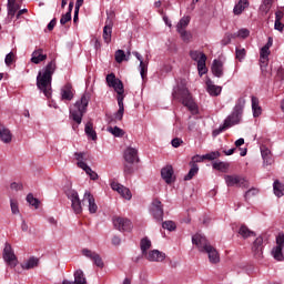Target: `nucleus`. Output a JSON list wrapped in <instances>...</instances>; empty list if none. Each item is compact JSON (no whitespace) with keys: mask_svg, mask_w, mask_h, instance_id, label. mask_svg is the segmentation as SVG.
I'll return each mask as SVG.
<instances>
[{"mask_svg":"<svg viewBox=\"0 0 284 284\" xmlns=\"http://www.w3.org/2000/svg\"><path fill=\"white\" fill-rule=\"evenodd\" d=\"M191 169L189 173L184 176V181H192L196 174H199V164H190Z\"/></svg>","mask_w":284,"mask_h":284,"instance_id":"nucleus-39","label":"nucleus"},{"mask_svg":"<svg viewBox=\"0 0 284 284\" xmlns=\"http://www.w3.org/2000/svg\"><path fill=\"white\" fill-rule=\"evenodd\" d=\"M114 24L112 23V20H106L105 21V26L103 28V40H104V43H110V41H112V27Z\"/></svg>","mask_w":284,"mask_h":284,"instance_id":"nucleus-23","label":"nucleus"},{"mask_svg":"<svg viewBox=\"0 0 284 284\" xmlns=\"http://www.w3.org/2000/svg\"><path fill=\"white\" fill-rule=\"evenodd\" d=\"M74 99V89H72V84L67 83L61 89V100L62 101H72Z\"/></svg>","mask_w":284,"mask_h":284,"instance_id":"nucleus-21","label":"nucleus"},{"mask_svg":"<svg viewBox=\"0 0 284 284\" xmlns=\"http://www.w3.org/2000/svg\"><path fill=\"white\" fill-rule=\"evenodd\" d=\"M90 103V93L82 94L81 99L78 100L73 106L70 109V115L71 119L78 123V125H81V122L83 121V114L88 112V105Z\"/></svg>","mask_w":284,"mask_h":284,"instance_id":"nucleus-3","label":"nucleus"},{"mask_svg":"<svg viewBox=\"0 0 284 284\" xmlns=\"http://www.w3.org/2000/svg\"><path fill=\"white\" fill-rule=\"evenodd\" d=\"M276 247H284V233L280 232L276 236Z\"/></svg>","mask_w":284,"mask_h":284,"instance_id":"nucleus-57","label":"nucleus"},{"mask_svg":"<svg viewBox=\"0 0 284 284\" xmlns=\"http://www.w3.org/2000/svg\"><path fill=\"white\" fill-rule=\"evenodd\" d=\"M140 247L143 256H145V254H148V251L152 247V241H150V239L148 237H143L140 242Z\"/></svg>","mask_w":284,"mask_h":284,"instance_id":"nucleus-35","label":"nucleus"},{"mask_svg":"<svg viewBox=\"0 0 284 284\" xmlns=\"http://www.w3.org/2000/svg\"><path fill=\"white\" fill-rule=\"evenodd\" d=\"M123 159L128 163H139V150L136 148L128 146L123 151Z\"/></svg>","mask_w":284,"mask_h":284,"instance_id":"nucleus-13","label":"nucleus"},{"mask_svg":"<svg viewBox=\"0 0 284 284\" xmlns=\"http://www.w3.org/2000/svg\"><path fill=\"white\" fill-rule=\"evenodd\" d=\"M187 26H190V17H183L179 23L176 24V31L178 32H183L185 31V28H187Z\"/></svg>","mask_w":284,"mask_h":284,"instance_id":"nucleus-38","label":"nucleus"},{"mask_svg":"<svg viewBox=\"0 0 284 284\" xmlns=\"http://www.w3.org/2000/svg\"><path fill=\"white\" fill-rule=\"evenodd\" d=\"M12 214H19V203L16 200H10Z\"/></svg>","mask_w":284,"mask_h":284,"instance_id":"nucleus-60","label":"nucleus"},{"mask_svg":"<svg viewBox=\"0 0 284 284\" xmlns=\"http://www.w3.org/2000/svg\"><path fill=\"white\" fill-rule=\"evenodd\" d=\"M106 83L109 88H113L116 94H123L125 90L123 89V82L120 79H116L114 73H109L106 75Z\"/></svg>","mask_w":284,"mask_h":284,"instance_id":"nucleus-11","label":"nucleus"},{"mask_svg":"<svg viewBox=\"0 0 284 284\" xmlns=\"http://www.w3.org/2000/svg\"><path fill=\"white\" fill-rule=\"evenodd\" d=\"M243 108H245V99L240 98L234 106L232 114L225 119L223 130H227V128H232V125L241 123V118L243 116Z\"/></svg>","mask_w":284,"mask_h":284,"instance_id":"nucleus-4","label":"nucleus"},{"mask_svg":"<svg viewBox=\"0 0 284 284\" xmlns=\"http://www.w3.org/2000/svg\"><path fill=\"white\" fill-rule=\"evenodd\" d=\"M178 32L181 36V39L184 41V43H190V41H192V33L191 32H187L186 30L178 31Z\"/></svg>","mask_w":284,"mask_h":284,"instance_id":"nucleus-50","label":"nucleus"},{"mask_svg":"<svg viewBox=\"0 0 284 284\" xmlns=\"http://www.w3.org/2000/svg\"><path fill=\"white\" fill-rule=\"evenodd\" d=\"M225 183L227 187H242L247 190L250 187V182L245 180V178H241L240 175H225L224 176Z\"/></svg>","mask_w":284,"mask_h":284,"instance_id":"nucleus-5","label":"nucleus"},{"mask_svg":"<svg viewBox=\"0 0 284 284\" xmlns=\"http://www.w3.org/2000/svg\"><path fill=\"white\" fill-rule=\"evenodd\" d=\"M27 202L30 203L32 205V207H34L36 210H39V204L41 202L39 201V199L34 197V195L32 193H29L27 195Z\"/></svg>","mask_w":284,"mask_h":284,"instance_id":"nucleus-47","label":"nucleus"},{"mask_svg":"<svg viewBox=\"0 0 284 284\" xmlns=\"http://www.w3.org/2000/svg\"><path fill=\"white\" fill-rule=\"evenodd\" d=\"M113 225L115 230H119V232H132V221L128 217H120L114 216L113 217Z\"/></svg>","mask_w":284,"mask_h":284,"instance_id":"nucleus-7","label":"nucleus"},{"mask_svg":"<svg viewBox=\"0 0 284 284\" xmlns=\"http://www.w3.org/2000/svg\"><path fill=\"white\" fill-rule=\"evenodd\" d=\"M220 156H221V152L212 151V152L204 154V160L205 161H216V159H220Z\"/></svg>","mask_w":284,"mask_h":284,"instance_id":"nucleus-48","label":"nucleus"},{"mask_svg":"<svg viewBox=\"0 0 284 284\" xmlns=\"http://www.w3.org/2000/svg\"><path fill=\"white\" fill-rule=\"evenodd\" d=\"M13 61H14V53H12V52L8 53L4 59L6 65H8V67L12 65Z\"/></svg>","mask_w":284,"mask_h":284,"instance_id":"nucleus-61","label":"nucleus"},{"mask_svg":"<svg viewBox=\"0 0 284 284\" xmlns=\"http://www.w3.org/2000/svg\"><path fill=\"white\" fill-rule=\"evenodd\" d=\"M111 189L114 190L118 194L121 195L122 199H125L126 201H130L132 199V192L130 189L123 186L119 182H112Z\"/></svg>","mask_w":284,"mask_h":284,"instance_id":"nucleus-14","label":"nucleus"},{"mask_svg":"<svg viewBox=\"0 0 284 284\" xmlns=\"http://www.w3.org/2000/svg\"><path fill=\"white\" fill-rule=\"evenodd\" d=\"M2 258L8 265H10V267H17V255L14 254V250H12V245H10V243L4 244Z\"/></svg>","mask_w":284,"mask_h":284,"instance_id":"nucleus-8","label":"nucleus"},{"mask_svg":"<svg viewBox=\"0 0 284 284\" xmlns=\"http://www.w3.org/2000/svg\"><path fill=\"white\" fill-rule=\"evenodd\" d=\"M202 54H205V53H203V52H201V51H196V50H191L190 51V57H191V59L193 60V61H200L201 60V55Z\"/></svg>","mask_w":284,"mask_h":284,"instance_id":"nucleus-54","label":"nucleus"},{"mask_svg":"<svg viewBox=\"0 0 284 284\" xmlns=\"http://www.w3.org/2000/svg\"><path fill=\"white\" fill-rule=\"evenodd\" d=\"M205 161V154L204 155H194L192 158V161L190 162V165H196V163H203Z\"/></svg>","mask_w":284,"mask_h":284,"instance_id":"nucleus-56","label":"nucleus"},{"mask_svg":"<svg viewBox=\"0 0 284 284\" xmlns=\"http://www.w3.org/2000/svg\"><path fill=\"white\" fill-rule=\"evenodd\" d=\"M115 61L116 63H123V61H125V51L118 50L115 52Z\"/></svg>","mask_w":284,"mask_h":284,"instance_id":"nucleus-53","label":"nucleus"},{"mask_svg":"<svg viewBox=\"0 0 284 284\" xmlns=\"http://www.w3.org/2000/svg\"><path fill=\"white\" fill-rule=\"evenodd\" d=\"M221 87L214 85V84H207V92L211 94V97H219L221 94Z\"/></svg>","mask_w":284,"mask_h":284,"instance_id":"nucleus-46","label":"nucleus"},{"mask_svg":"<svg viewBox=\"0 0 284 284\" xmlns=\"http://www.w3.org/2000/svg\"><path fill=\"white\" fill-rule=\"evenodd\" d=\"M211 70L214 77L221 79L223 77V62L221 60H214Z\"/></svg>","mask_w":284,"mask_h":284,"instance_id":"nucleus-25","label":"nucleus"},{"mask_svg":"<svg viewBox=\"0 0 284 284\" xmlns=\"http://www.w3.org/2000/svg\"><path fill=\"white\" fill-rule=\"evenodd\" d=\"M10 189L14 190L16 192H19V191L23 190V184L13 182L10 184Z\"/></svg>","mask_w":284,"mask_h":284,"instance_id":"nucleus-63","label":"nucleus"},{"mask_svg":"<svg viewBox=\"0 0 284 284\" xmlns=\"http://www.w3.org/2000/svg\"><path fill=\"white\" fill-rule=\"evenodd\" d=\"M263 236H257L252 245V252L255 256V258H261L263 256Z\"/></svg>","mask_w":284,"mask_h":284,"instance_id":"nucleus-19","label":"nucleus"},{"mask_svg":"<svg viewBox=\"0 0 284 284\" xmlns=\"http://www.w3.org/2000/svg\"><path fill=\"white\" fill-rule=\"evenodd\" d=\"M270 54H271L270 49L265 47H263L260 51V65L264 77H267V74L265 73V69L270 63Z\"/></svg>","mask_w":284,"mask_h":284,"instance_id":"nucleus-15","label":"nucleus"},{"mask_svg":"<svg viewBox=\"0 0 284 284\" xmlns=\"http://www.w3.org/2000/svg\"><path fill=\"white\" fill-rule=\"evenodd\" d=\"M235 149L236 152H240L241 156H246L247 155V148H241L243 145V143H235Z\"/></svg>","mask_w":284,"mask_h":284,"instance_id":"nucleus-58","label":"nucleus"},{"mask_svg":"<svg viewBox=\"0 0 284 284\" xmlns=\"http://www.w3.org/2000/svg\"><path fill=\"white\" fill-rule=\"evenodd\" d=\"M68 199L71 200V207L74 214H81L83 207L81 206V199H79V193L74 190L67 191Z\"/></svg>","mask_w":284,"mask_h":284,"instance_id":"nucleus-9","label":"nucleus"},{"mask_svg":"<svg viewBox=\"0 0 284 284\" xmlns=\"http://www.w3.org/2000/svg\"><path fill=\"white\" fill-rule=\"evenodd\" d=\"M82 254L87 258H90V261H92L93 265H95L97 267L103 268L105 266V264L103 263V258L99 253L88 248H83Z\"/></svg>","mask_w":284,"mask_h":284,"instance_id":"nucleus-12","label":"nucleus"},{"mask_svg":"<svg viewBox=\"0 0 284 284\" xmlns=\"http://www.w3.org/2000/svg\"><path fill=\"white\" fill-rule=\"evenodd\" d=\"M213 170H217V172H227L230 170V164L226 162H213Z\"/></svg>","mask_w":284,"mask_h":284,"instance_id":"nucleus-42","label":"nucleus"},{"mask_svg":"<svg viewBox=\"0 0 284 284\" xmlns=\"http://www.w3.org/2000/svg\"><path fill=\"white\" fill-rule=\"evenodd\" d=\"M192 243L197 247L199 252L202 253L212 246V244H210L207 241V237H205V235H201L200 233L192 236Z\"/></svg>","mask_w":284,"mask_h":284,"instance_id":"nucleus-10","label":"nucleus"},{"mask_svg":"<svg viewBox=\"0 0 284 284\" xmlns=\"http://www.w3.org/2000/svg\"><path fill=\"white\" fill-rule=\"evenodd\" d=\"M273 192L278 199H281V196H284V184L276 180L273 183Z\"/></svg>","mask_w":284,"mask_h":284,"instance_id":"nucleus-32","label":"nucleus"},{"mask_svg":"<svg viewBox=\"0 0 284 284\" xmlns=\"http://www.w3.org/2000/svg\"><path fill=\"white\" fill-rule=\"evenodd\" d=\"M274 3V0H263V3L260 6V12L263 17L272 10V6Z\"/></svg>","mask_w":284,"mask_h":284,"instance_id":"nucleus-34","label":"nucleus"},{"mask_svg":"<svg viewBox=\"0 0 284 284\" xmlns=\"http://www.w3.org/2000/svg\"><path fill=\"white\" fill-rule=\"evenodd\" d=\"M109 132H111L113 136H123V134H125V132H123V130L119 126H114V128L110 126Z\"/></svg>","mask_w":284,"mask_h":284,"instance_id":"nucleus-51","label":"nucleus"},{"mask_svg":"<svg viewBox=\"0 0 284 284\" xmlns=\"http://www.w3.org/2000/svg\"><path fill=\"white\" fill-rule=\"evenodd\" d=\"M247 54V51L245 50V48L243 47H236L235 49V59H237V61H243V59H245Z\"/></svg>","mask_w":284,"mask_h":284,"instance_id":"nucleus-45","label":"nucleus"},{"mask_svg":"<svg viewBox=\"0 0 284 284\" xmlns=\"http://www.w3.org/2000/svg\"><path fill=\"white\" fill-rule=\"evenodd\" d=\"M74 156H75V160L78 161L77 163L78 168H81V163H85L83 162L85 159V152H75Z\"/></svg>","mask_w":284,"mask_h":284,"instance_id":"nucleus-52","label":"nucleus"},{"mask_svg":"<svg viewBox=\"0 0 284 284\" xmlns=\"http://www.w3.org/2000/svg\"><path fill=\"white\" fill-rule=\"evenodd\" d=\"M161 176L168 185H172V183H174V181L176 180L174 178V168H172V165H166L162 168Z\"/></svg>","mask_w":284,"mask_h":284,"instance_id":"nucleus-16","label":"nucleus"},{"mask_svg":"<svg viewBox=\"0 0 284 284\" xmlns=\"http://www.w3.org/2000/svg\"><path fill=\"white\" fill-rule=\"evenodd\" d=\"M150 213L158 223H163V203L159 199L152 201Z\"/></svg>","mask_w":284,"mask_h":284,"instance_id":"nucleus-6","label":"nucleus"},{"mask_svg":"<svg viewBox=\"0 0 284 284\" xmlns=\"http://www.w3.org/2000/svg\"><path fill=\"white\" fill-rule=\"evenodd\" d=\"M75 284H88V280H85V274L81 270L74 272V281Z\"/></svg>","mask_w":284,"mask_h":284,"instance_id":"nucleus-40","label":"nucleus"},{"mask_svg":"<svg viewBox=\"0 0 284 284\" xmlns=\"http://www.w3.org/2000/svg\"><path fill=\"white\" fill-rule=\"evenodd\" d=\"M134 163H139V162L124 161V163H123L124 176H131V174H134Z\"/></svg>","mask_w":284,"mask_h":284,"instance_id":"nucleus-37","label":"nucleus"},{"mask_svg":"<svg viewBox=\"0 0 284 284\" xmlns=\"http://www.w3.org/2000/svg\"><path fill=\"white\" fill-rule=\"evenodd\" d=\"M207 61V55L202 54L200 60L197 61V70H199V74H201V77H203V74L207 73V67L205 65V62Z\"/></svg>","mask_w":284,"mask_h":284,"instance_id":"nucleus-28","label":"nucleus"},{"mask_svg":"<svg viewBox=\"0 0 284 284\" xmlns=\"http://www.w3.org/2000/svg\"><path fill=\"white\" fill-rule=\"evenodd\" d=\"M54 70H57V62L53 60L42 71H39L37 77V88L40 92H43L47 99L52 97V74H54Z\"/></svg>","mask_w":284,"mask_h":284,"instance_id":"nucleus-1","label":"nucleus"},{"mask_svg":"<svg viewBox=\"0 0 284 284\" xmlns=\"http://www.w3.org/2000/svg\"><path fill=\"white\" fill-rule=\"evenodd\" d=\"M39 265V258L30 257L24 264H22V270H33Z\"/></svg>","mask_w":284,"mask_h":284,"instance_id":"nucleus-41","label":"nucleus"},{"mask_svg":"<svg viewBox=\"0 0 284 284\" xmlns=\"http://www.w3.org/2000/svg\"><path fill=\"white\" fill-rule=\"evenodd\" d=\"M204 254H207L210 263L214 265L221 262V256H219V251L214 246H210L205 250Z\"/></svg>","mask_w":284,"mask_h":284,"instance_id":"nucleus-22","label":"nucleus"},{"mask_svg":"<svg viewBox=\"0 0 284 284\" xmlns=\"http://www.w3.org/2000/svg\"><path fill=\"white\" fill-rule=\"evenodd\" d=\"M252 110H253V116L256 119L261 116L262 109L261 105L258 104V98L252 97Z\"/></svg>","mask_w":284,"mask_h":284,"instance_id":"nucleus-33","label":"nucleus"},{"mask_svg":"<svg viewBox=\"0 0 284 284\" xmlns=\"http://www.w3.org/2000/svg\"><path fill=\"white\" fill-rule=\"evenodd\" d=\"M272 255H273V258H275V261H283V258H284L283 247H281V246L273 247Z\"/></svg>","mask_w":284,"mask_h":284,"instance_id":"nucleus-43","label":"nucleus"},{"mask_svg":"<svg viewBox=\"0 0 284 284\" xmlns=\"http://www.w3.org/2000/svg\"><path fill=\"white\" fill-rule=\"evenodd\" d=\"M45 59H48V54H43V49H38L32 53L31 63L39 65V63H41V61H45Z\"/></svg>","mask_w":284,"mask_h":284,"instance_id":"nucleus-24","label":"nucleus"},{"mask_svg":"<svg viewBox=\"0 0 284 284\" xmlns=\"http://www.w3.org/2000/svg\"><path fill=\"white\" fill-rule=\"evenodd\" d=\"M234 37H241V39H247V37H250V30L241 29L237 33H234Z\"/></svg>","mask_w":284,"mask_h":284,"instance_id":"nucleus-59","label":"nucleus"},{"mask_svg":"<svg viewBox=\"0 0 284 284\" xmlns=\"http://www.w3.org/2000/svg\"><path fill=\"white\" fill-rule=\"evenodd\" d=\"M69 21H72V13H70V11H68L65 14H62L60 23L61 26H65V23H69Z\"/></svg>","mask_w":284,"mask_h":284,"instance_id":"nucleus-55","label":"nucleus"},{"mask_svg":"<svg viewBox=\"0 0 284 284\" xmlns=\"http://www.w3.org/2000/svg\"><path fill=\"white\" fill-rule=\"evenodd\" d=\"M19 3H17V0H8V16L14 17V14H17V12H19Z\"/></svg>","mask_w":284,"mask_h":284,"instance_id":"nucleus-29","label":"nucleus"},{"mask_svg":"<svg viewBox=\"0 0 284 284\" xmlns=\"http://www.w3.org/2000/svg\"><path fill=\"white\" fill-rule=\"evenodd\" d=\"M80 169L83 170L88 176H90L91 181L99 180V174L94 172L92 168L88 165V163H80Z\"/></svg>","mask_w":284,"mask_h":284,"instance_id":"nucleus-26","label":"nucleus"},{"mask_svg":"<svg viewBox=\"0 0 284 284\" xmlns=\"http://www.w3.org/2000/svg\"><path fill=\"white\" fill-rule=\"evenodd\" d=\"M260 150L263 159V165H272V163H274V158H272V151L267 148V144H262Z\"/></svg>","mask_w":284,"mask_h":284,"instance_id":"nucleus-18","label":"nucleus"},{"mask_svg":"<svg viewBox=\"0 0 284 284\" xmlns=\"http://www.w3.org/2000/svg\"><path fill=\"white\" fill-rule=\"evenodd\" d=\"M256 194H258V191L256 189H251L245 192L244 199H245V201H247L250 199V196H256Z\"/></svg>","mask_w":284,"mask_h":284,"instance_id":"nucleus-62","label":"nucleus"},{"mask_svg":"<svg viewBox=\"0 0 284 284\" xmlns=\"http://www.w3.org/2000/svg\"><path fill=\"white\" fill-rule=\"evenodd\" d=\"M250 7V1H247V0H240L236 4H235V7H234V9H233V12H234V14H243V11L246 9V8H248Z\"/></svg>","mask_w":284,"mask_h":284,"instance_id":"nucleus-27","label":"nucleus"},{"mask_svg":"<svg viewBox=\"0 0 284 284\" xmlns=\"http://www.w3.org/2000/svg\"><path fill=\"white\" fill-rule=\"evenodd\" d=\"M162 227L169 232H174L176 230V223H174V221H165L162 222Z\"/></svg>","mask_w":284,"mask_h":284,"instance_id":"nucleus-49","label":"nucleus"},{"mask_svg":"<svg viewBox=\"0 0 284 284\" xmlns=\"http://www.w3.org/2000/svg\"><path fill=\"white\" fill-rule=\"evenodd\" d=\"M0 139L3 143H10L12 141V133L4 126H0Z\"/></svg>","mask_w":284,"mask_h":284,"instance_id":"nucleus-31","label":"nucleus"},{"mask_svg":"<svg viewBox=\"0 0 284 284\" xmlns=\"http://www.w3.org/2000/svg\"><path fill=\"white\" fill-rule=\"evenodd\" d=\"M144 256H146V260L151 262L161 263L162 261H165V253L159 250L150 251L149 253L144 254Z\"/></svg>","mask_w":284,"mask_h":284,"instance_id":"nucleus-20","label":"nucleus"},{"mask_svg":"<svg viewBox=\"0 0 284 284\" xmlns=\"http://www.w3.org/2000/svg\"><path fill=\"white\" fill-rule=\"evenodd\" d=\"M88 203L90 214H97L99 206L97 205V201L94 200V195L89 191H85L82 203Z\"/></svg>","mask_w":284,"mask_h":284,"instance_id":"nucleus-17","label":"nucleus"},{"mask_svg":"<svg viewBox=\"0 0 284 284\" xmlns=\"http://www.w3.org/2000/svg\"><path fill=\"white\" fill-rule=\"evenodd\" d=\"M173 101H178V103H182L184 108L192 114H199V106L196 102H194V98H192V93L186 89L185 84H178L172 92Z\"/></svg>","mask_w":284,"mask_h":284,"instance_id":"nucleus-2","label":"nucleus"},{"mask_svg":"<svg viewBox=\"0 0 284 284\" xmlns=\"http://www.w3.org/2000/svg\"><path fill=\"white\" fill-rule=\"evenodd\" d=\"M240 236L242 239H250V236H256V233L254 231H251L246 225H242L239 230Z\"/></svg>","mask_w":284,"mask_h":284,"instance_id":"nucleus-36","label":"nucleus"},{"mask_svg":"<svg viewBox=\"0 0 284 284\" xmlns=\"http://www.w3.org/2000/svg\"><path fill=\"white\" fill-rule=\"evenodd\" d=\"M84 132L88 139H91V141H97V131H94V126L92 125V122H88L85 124Z\"/></svg>","mask_w":284,"mask_h":284,"instance_id":"nucleus-30","label":"nucleus"},{"mask_svg":"<svg viewBox=\"0 0 284 284\" xmlns=\"http://www.w3.org/2000/svg\"><path fill=\"white\" fill-rule=\"evenodd\" d=\"M232 39H234V34L226 33L224 39L222 40L223 45H227L232 42Z\"/></svg>","mask_w":284,"mask_h":284,"instance_id":"nucleus-64","label":"nucleus"},{"mask_svg":"<svg viewBox=\"0 0 284 284\" xmlns=\"http://www.w3.org/2000/svg\"><path fill=\"white\" fill-rule=\"evenodd\" d=\"M148 58L145 61H141L140 63V74L143 81H145V79L148 78Z\"/></svg>","mask_w":284,"mask_h":284,"instance_id":"nucleus-44","label":"nucleus"}]
</instances>
